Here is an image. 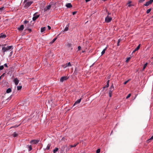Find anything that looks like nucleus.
<instances>
[{"label":"nucleus","mask_w":153,"mask_h":153,"mask_svg":"<svg viewBox=\"0 0 153 153\" xmlns=\"http://www.w3.org/2000/svg\"><path fill=\"white\" fill-rule=\"evenodd\" d=\"M10 49H11L12 50L13 49V46H8L6 47H3L2 48V50L3 52L4 53L5 52L7 51Z\"/></svg>","instance_id":"obj_1"},{"label":"nucleus","mask_w":153,"mask_h":153,"mask_svg":"<svg viewBox=\"0 0 153 153\" xmlns=\"http://www.w3.org/2000/svg\"><path fill=\"white\" fill-rule=\"evenodd\" d=\"M29 0H25L24 2V3H25V7L26 8H27L29 7L31 4L33 3V2L32 1H28L27 2V1H29Z\"/></svg>","instance_id":"obj_2"},{"label":"nucleus","mask_w":153,"mask_h":153,"mask_svg":"<svg viewBox=\"0 0 153 153\" xmlns=\"http://www.w3.org/2000/svg\"><path fill=\"white\" fill-rule=\"evenodd\" d=\"M114 89V87L113 86V84L112 83L110 87L109 88V96L110 97H111V94L112 92Z\"/></svg>","instance_id":"obj_3"},{"label":"nucleus","mask_w":153,"mask_h":153,"mask_svg":"<svg viewBox=\"0 0 153 153\" xmlns=\"http://www.w3.org/2000/svg\"><path fill=\"white\" fill-rule=\"evenodd\" d=\"M39 141V140H33L30 141V143L32 144H35L38 143Z\"/></svg>","instance_id":"obj_4"},{"label":"nucleus","mask_w":153,"mask_h":153,"mask_svg":"<svg viewBox=\"0 0 153 153\" xmlns=\"http://www.w3.org/2000/svg\"><path fill=\"white\" fill-rule=\"evenodd\" d=\"M68 78V77L67 76H64L62 77L60 80V81L63 82L67 80Z\"/></svg>","instance_id":"obj_5"},{"label":"nucleus","mask_w":153,"mask_h":153,"mask_svg":"<svg viewBox=\"0 0 153 153\" xmlns=\"http://www.w3.org/2000/svg\"><path fill=\"white\" fill-rule=\"evenodd\" d=\"M105 22H106L108 23L111 22L112 20V18L111 17H109L108 16L105 19Z\"/></svg>","instance_id":"obj_6"},{"label":"nucleus","mask_w":153,"mask_h":153,"mask_svg":"<svg viewBox=\"0 0 153 153\" xmlns=\"http://www.w3.org/2000/svg\"><path fill=\"white\" fill-rule=\"evenodd\" d=\"M51 7V5H49L46 6V7L44 9V11L45 12L47 10H49L50 9Z\"/></svg>","instance_id":"obj_7"},{"label":"nucleus","mask_w":153,"mask_h":153,"mask_svg":"<svg viewBox=\"0 0 153 153\" xmlns=\"http://www.w3.org/2000/svg\"><path fill=\"white\" fill-rule=\"evenodd\" d=\"M39 16V15H36V13L33 15V21L36 20Z\"/></svg>","instance_id":"obj_8"},{"label":"nucleus","mask_w":153,"mask_h":153,"mask_svg":"<svg viewBox=\"0 0 153 153\" xmlns=\"http://www.w3.org/2000/svg\"><path fill=\"white\" fill-rule=\"evenodd\" d=\"M13 82H14L15 84L16 85L19 83V80L17 78H16L13 80Z\"/></svg>","instance_id":"obj_9"},{"label":"nucleus","mask_w":153,"mask_h":153,"mask_svg":"<svg viewBox=\"0 0 153 153\" xmlns=\"http://www.w3.org/2000/svg\"><path fill=\"white\" fill-rule=\"evenodd\" d=\"M82 99L80 98V99L77 100L74 103L73 106H75V105L79 104L81 102Z\"/></svg>","instance_id":"obj_10"},{"label":"nucleus","mask_w":153,"mask_h":153,"mask_svg":"<svg viewBox=\"0 0 153 153\" xmlns=\"http://www.w3.org/2000/svg\"><path fill=\"white\" fill-rule=\"evenodd\" d=\"M78 144V143L74 144V145H71L68 146V150H70V149H71V148L75 147Z\"/></svg>","instance_id":"obj_11"},{"label":"nucleus","mask_w":153,"mask_h":153,"mask_svg":"<svg viewBox=\"0 0 153 153\" xmlns=\"http://www.w3.org/2000/svg\"><path fill=\"white\" fill-rule=\"evenodd\" d=\"M24 26L23 25H21L18 28V30H19L21 31L22 30L24 29Z\"/></svg>","instance_id":"obj_12"},{"label":"nucleus","mask_w":153,"mask_h":153,"mask_svg":"<svg viewBox=\"0 0 153 153\" xmlns=\"http://www.w3.org/2000/svg\"><path fill=\"white\" fill-rule=\"evenodd\" d=\"M140 44H139L137 47L133 51L132 53H133L135 52L136 51L138 50L140 48Z\"/></svg>","instance_id":"obj_13"},{"label":"nucleus","mask_w":153,"mask_h":153,"mask_svg":"<svg viewBox=\"0 0 153 153\" xmlns=\"http://www.w3.org/2000/svg\"><path fill=\"white\" fill-rule=\"evenodd\" d=\"M6 36L5 34H3L2 33H1L0 34V38H6Z\"/></svg>","instance_id":"obj_14"},{"label":"nucleus","mask_w":153,"mask_h":153,"mask_svg":"<svg viewBox=\"0 0 153 153\" xmlns=\"http://www.w3.org/2000/svg\"><path fill=\"white\" fill-rule=\"evenodd\" d=\"M66 6L68 8H71L72 7V5L70 3H68L66 5Z\"/></svg>","instance_id":"obj_15"},{"label":"nucleus","mask_w":153,"mask_h":153,"mask_svg":"<svg viewBox=\"0 0 153 153\" xmlns=\"http://www.w3.org/2000/svg\"><path fill=\"white\" fill-rule=\"evenodd\" d=\"M151 4V3L149 1L146 2V3L144 4V5L146 6H148Z\"/></svg>","instance_id":"obj_16"},{"label":"nucleus","mask_w":153,"mask_h":153,"mask_svg":"<svg viewBox=\"0 0 153 153\" xmlns=\"http://www.w3.org/2000/svg\"><path fill=\"white\" fill-rule=\"evenodd\" d=\"M45 30V27H41V32L43 33Z\"/></svg>","instance_id":"obj_17"},{"label":"nucleus","mask_w":153,"mask_h":153,"mask_svg":"<svg viewBox=\"0 0 153 153\" xmlns=\"http://www.w3.org/2000/svg\"><path fill=\"white\" fill-rule=\"evenodd\" d=\"M5 7H3L0 8V12L2 13V11L4 10Z\"/></svg>","instance_id":"obj_18"},{"label":"nucleus","mask_w":153,"mask_h":153,"mask_svg":"<svg viewBox=\"0 0 153 153\" xmlns=\"http://www.w3.org/2000/svg\"><path fill=\"white\" fill-rule=\"evenodd\" d=\"M71 66V63L70 62H69L66 64V65L64 68H65L67 67Z\"/></svg>","instance_id":"obj_19"},{"label":"nucleus","mask_w":153,"mask_h":153,"mask_svg":"<svg viewBox=\"0 0 153 153\" xmlns=\"http://www.w3.org/2000/svg\"><path fill=\"white\" fill-rule=\"evenodd\" d=\"M66 46L67 47L70 48V47H71L72 45L71 44H70V43H67L66 44Z\"/></svg>","instance_id":"obj_20"},{"label":"nucleus","mask_w":153,"mask_h":153,"mask_svg":"<svg viewBox=\"0 0 153 153\" xmlns=\"http://www.w3.org/2000/svg\"><path fill=\"white\" fill-rule=\"evenodd\" d=\"M11 91V89L10 88H9L7 90L6 92L7 93H9Z\"/></svg>","instance_id":"obj_21"},{"label":"nucleus","mask_w":153,"mask_h":153,"mask_svg":"<svg viewBox=\"0 0 153 153\" xmlns=\"http://www.w3.org/2000/svg\"><path fill=\"white\" fill-rule=\"evenodd\" d=\"M58 150V148H55V149L53 150V153H56Z\"/></svg>","instance_id":"obj_22"},{"label":"nucleus","mask_w":153,"mask_h":153,"mask_svg":"<svg viewBox=\"0 0 153 153\" xmlns=\"http://www.w3.org/2000/svg\"><path fill=\"white\" fill-rule=\"evenodd\" d=\"M57 38V37H56L53 39V40L50 43L51 44H52L56 40Z\"/></svg>","instance_id":"obj_23"},{"label":"nucleus","mask_w":153,"mask_h":153,"mask_svg":"<svg viewBox=\"0 0 153 153\" xmlns=\"http://www.w3.org/2000/svg\"><path fill=\"white\" fill-rule=\"evenodd\" d=\"M51 146V145L49 144H48L46 148V149L47 150H48L49 149L50 147Z\"/></svg>","instance_id":"obj_24"},{"label":"nucleus","mask_w":153,"mask_h":153,"mask_svg":"<svg viewBox=\"0 0 153 153\" xmlns=\"http://www.w3.org/2000/svg\"><path fill=\"white\" fill-rule=\"evenodd\" d=\"M106 49V48H105L103 50V51H102V52H101L102 55H103L105 53V51Z\"/></svg>","instance_id":"obj_25"},{"label":"nucleus","mask_w":153,"mask_h":153,"mask_svg":"<svg viewBox=\"0 0 153 153\" xmlns=\"http://www.w3.org/2000/svg\"><path fill=\"white\" fill-rule=\"evenodd\" d=\"M27 146H28L29 149V151H30L32 149V147L31 146V145H27Z\"/></svg>","instance_id":"obj_26"},{"label":"nucleus","mask_w":153,"mask_h":153,"mask_svg":"<svg viewBox=\"0 0 153 153\" xmlns=\"http://www.w3.org/2000/svg\"><path fill=\"white\" fill-rule=\"evenodd\" d=\"M22 88V86H17V89L18 90H21Z\"/></svg>","instance_id":"obj_27"},{"label":"nucleus","mask_w":153,"mask_h":153,"mask_svg":"<svg viewBox=\"0 0 153 153\" xmlns=\"http://www.w3.org/2000/svg\"><path fill=\"white\" fill-rule=\"evenodd\" d=\"M152 9L151 8H150L147 10L146 12V13L147 14H148L149 13L150 11Z\"/></svg>","instance_id":"obj_28"},{"label":"nucleus","mask_w":153,"mask_h":153,"mask_svg":"<svg viewBox=\"0 0 153 153\" xmlns=\"http://www.w3.org/2000/svg\"><path fill=\"white\" fill-rule=\"evenodd\" d=\"M147 65V63H146V64H145L144 65V66H143V70H144V69H145V68H146V67Z\"/></svg>","instance_id":"obj_29"},{"label":"nucleus","mask_w":153,"mask_h":153,"mask_svg":"<svg viewBox=\"0 0 153 153\" xmlns=\"http://www.w3.org/2000/svg\"><path fill=\"white\" fill-rule=\"evenodd\" d=\"M13 135L14 137H16L18 136V134H16V132H15L13 134Z\"/></svg>","instance_id":"obj_30"},{"label":"nucleus","mask_w":153,"mask_h":153,"mask_svg":"<svg viewBox=\"0 0 153 153\" xmlns=\"http://www.w3.org/2000/svg\"><path fill=\"white\" fill-rule=\"evenodd\" d=\"M131 59V58L130 57H129L127 58L126 60V62H128Z\"/></svg>","instance_id":"obj_31"},{"label":"nucleus","mask_w":153,"mask_h":153,"mask_svg":"<svg viewBox=\"0 0 153 153\" xmlns=\"http://www.w3.org/2000/svg\"><path fill=\"white\" fill-rule=\"evenodd\" d=\"M120 39H119L118 40V41H117V46H119V43L120 41Z\"/></svg>","instance_id":"obj_32"},{"label":"nucleus","mask_w":153,"mask_h":153,"mask_svg":"<svg viewBox=\"0 0 153 153\" xmlns=\"http://www.w3.org/2000/svg\"><path fill=\"white\" fill-rule=\"evenodd\" d=\"M131 94H129L126 97V99H128L131 96Z\"/></svg>","instance_id":"obj_33"},{"label":"nucleus","mask_w":153,"mask_h":153,"mask_svg":"<svg viewBox=\"0 0 153 153\" xmlns=\"http://www.w3.org/2000/svg\"><path fill=\"white\" fill-rule=\"evenodd\" d=\"M4 66L3 65H1L0 66V70H2L4 68Z\"/></svg>","instance_id":"obj_34"},{"label":"nucleus","mask_w":153,"mask_h":153,"mask_svg":"<svg viewBox=\"0 0 153 153\" xmlns=\"http://www.w3.org/2000/svg\"><path fill=\"white\" fill-rule=\"evenodd\" d=\"M129 81H130V79H129L128 80H127V81H125V82H124V85H126V84H127V82H129Z\"/></svg>","instance_id":"obj_35"},{"label":"nucleus","mask_w":153,"mask_h":153,"mask_svg":"<svg viewBox=\"0 0 153 153\" xmlns=\"http://www.w3.org/2000/svg\"><path fill=\"white\" fill-rule=\"evenodd\" d=\"M100 149H98L96 151V153H99L100 152Z\"/></svg>","instance_id":"obj_36"},{"label":"nucleus","mask_w":153,"mask_h":153,"mask_svg":"<svg viewBox=\"0 0 153 153\" xmlns=\"http://www.w3.org/2000/svg\"><path fill=\"white\" fill-rule=\"evenodd\" d=\"M145 0H139V2L140 3H142Z\"/></svg>","instance_id":"obj_37"},{"label":"nucleus","mask_w":153,"mask_h":153,"mask_svg":"<svg viewBox=\"0 0 153 153\" xmlns=\"http://www.w3.org/2000/svg\"><path fill=\"white\" fill-rule=\"evenodd\" d=\"M77 68H76L75 69V70L74 71V73H75L76 74L77 73Z\"/></svg>","instance_id":"obj_38"},{"label":"nucleus","mask_w":153,"mask_h":153,"mask_svg":"<svg viewBox=\"0 0 153 153\" xmlns=\"http://www.w3.org/2000/svg\"><path fill=\"white\" fill-rule=\"evenodd\" d=\"M68 27H66L65 28V29H64V31H67L68 30Z\"/></svg>","instance_id":"obj_39"},{"label":"nucleus","mask_w":153,"mask_h":153,"mask_svg":"<svg viewBox=\"0 0 153 153\" xmlns=\"http://www.w3.org/2000/svg\"><path fill=\"white\" fill-rule=\"evenodd\" d=\"M153 140V136H152L148 140V141H149L150 140Z\"/></svg>","instance_id":"obj_40"},{"label":"nucleus","mask_w":153,"mask_h":153,"mask_svg":"<svg viewBox=\"0 0 153 153\" xmlns=\"http://www.w3.org/2000/svg\"><path fill=\"white\" fill-rule=\"evenodd\" d=\"M76 13V12L74 11L72 13V14L73 15H74Z\"/></svg>","instance_id":"obj_41"},{"label":"nucleus","mask_w":153,"mask_h":153,"mask_svg":"<svg viewBox=\"0 0 153 153\" xmlns=\"http://www.w3.org/2000/svg\"><path fill=\"white\" fill-rule=\"evenodd\" d=\"M48 29L49 30H50L51 29V27L50 26H49V25H48Z\"/></svg>","instance_id":"obj_42"},{"label":"nucleus","mask_w":153,"mask_h":153,"mask_svg":"<svg viewBox=\"0 0 153 153\" xmlns=\"http://www.w3.org/2000/svg\"><path fill=\"white\" fill-rule=\"evenodd\" d=\"M4 66L5 67H6L7 68L8 67V66H7V64L5 63V64L4 65Z\"/></svg>","instance_id":"obj_43"},{"label":"nucleus","mask_w":153,"mask_h":153,"mask_svg":"<svg viewBox=\"0 0 153 153\" xmlns=\"http://www.w3.org/2000/svg\"><path fill=\"white\" fill-rule=\"evenodd\" d=\"M20 125H19L18 126H12V127L11 128H16V127H18V126H19Z\"/></svg>","instance_id":"obj_44"},{"label":"nucleus","mask_w":153,"mask_h":153,"mask_svg":"<svg viewBox=\"0 0 153 153\" xmlns=\"http://www.w3.org/2000/svg\"><path fill=\"white\" fill-rule=\"evenodd\" d=\"M28 22V21H24V24H27V23Z\"/></svg>","instance_id":"obj_45"},{"label":"nucleus","mask_w":153,"mask_h":153,"mask_svg":"<svg viewBox=\"0 0 153 153\" xmlns=\"http://www.w3.org/2000/svg\"><path fill=\"white\" fill-rule=\"evenodd\" d=\"M78 49L79 50H80L81 49V47L80 46L78 47Z\"/></svg>","instance_id":"obj_46"},{"label":"nucleus","mask_w":153,"mask_h":153,"mask_svg":"<svg viewBox=\"0 0 153 153\" xmlns=\"http://www.w3.org/2000/svg\"><path fill=\"white\" fill-rule=\"evenodd\" d=\"M149 1L152 4L153 2V0H150Z\"/></svg>","instance_id":"obj_47"},{"label":"nucleus","mask_w":153,"mask_h":153,"mask_svg":"<svg viewBox=\"0 0 153 153\" xmlns=\"http://www.w3.org/2000/svg\"><path fill=\"white\" fill-rule=\"evenodd\" d=\"M109 86V83H107V85H106V87H108Z\"/></svg>","instance_id":"obj_48"},{"label":"nucleus","mask_w":153,"mask_h":153,"mask_svg":"<svg viewBox=\"0 0 153 153\" xmlns=\"http://www.w3.org/2000/svg\"><path fill=\"white\" fill-rule=\"evenodd\" d=\"M4 75H5V73H4L3 74L1 75V77H3L4 76Z\"/></svg>","instance_id":"obj_49"},{"label":"nucleus","mask_w":153,"mask_h":153,"mask_svg":"<svg viewBox=\"0 0 153 153\" xmlns=\"http://www.w3.org/2000/svg\"><path fill=\"white\" fill-rule=\"evenodd\" d=\"M132 5L131 4H128V7H131V6H132Z\"/></svg>","instance_id":"obj_50"},{"label":"nucleus","mask_w":153,"mask_h":153,"mask_svg":"<svg viewBox=\"0 0 153 153\" xmlns=\"http://www.w3.org/2000/svg\"><path fill=\"white\" fill-rule=\"evenodd\" d=\"M69 150H68V146L67 147V148L66 149V151H69Z\"/></svg>","instance_id":"obj_51"},{"label":"nucleus","mask_w":153,"mask_h":153,"mask_svg":"<svg viewBox=\"0 0 153 153\" xmlns=\"http://www.w3.org/2000/svg\"><path fill=\"white\" fill-rule=\"evenodd\" d=\"M27 30L29 31L30 32H31V30L30 29H28Z\"/></svg>","instance_id":"obj_52"},{"label":"nucleus","mask_w":153,"mask_h":153,"mask_svg":"<svg viewBox=\"0 0 153 153\" xmlns=\"http://www.w3.org/2000/svg\"><path fill=\"white\" fill-rule=\"evenodd\" d=\"M91 0H85V1H86V2H88V1H90Z\"/></svg>","instance_id":"obj_53"},{"label":"nucleus","mask_w":153,"mask_h":153,"mask_svg":"<svg viewBox=\"0 0 153 153\" xmlns=\"http://www.w3.org/2000/svg\"><path fill=\"white\" fill-rule=\"evenodd\" d=\"M131 3V1H128V4H130V3Z\"/></svg>","instance_id":"obj_54"},{"label":"nucleus","mask_w":153,"mask_h":153,"mask_svg":"<svg viewBox=\"0 0 153 153\" xmlns=\"http://www.w3.org/2000/svg\"><path fill=\"white\" fill-rule=\"evenodd\" d=\"M109 80H108L107 81V83H109Z\"/></svg>","instance_id":"obj_55"},{"label":"nucleus","mask_w":153,"mask_h":153,"mask_svg":"<svg viewBox=\"0 0 153 153\" xmlns=\"http://www.w3.org/2000/svg\"><path fill=\"white\" fill-rule=\"evenodd\" d=\"M1 76H0V81L1 80Z\"/></svg>","instance_id":"obj_56"},{"label":"nucleus","mask_w":153,"mask_h":153,"mask_svg":"<svg viewBox=\"0 0 153 153\" xmlns=\"http://www.w3.org/2000/svg\"><path fill=\"white\" fill-rule=\"evenodd\" d=\"M105 88V87H103V89Z\"/></svg>","instance_id":"obj_57"},{"label":"nucleus","mask_w":153,"mask_h":153,"mask_svg":"<svg viewBox=\"0 0 153 153\" xmlns=\"http://www.w3.org/2000/svg\"><path fill=\"white\" fill-rule=\"evenodd\" d=\"M81 153H85L84 152H82Z\"/></svg>","instance_id":"obj_58"},{"label":"nucleus","mask_w":153,"mask_h":153,"mask_svg":"<svg viewBox=\"0 0 153 153\" xmlns=\"http://www.w3.org/2000/svg\"><path fill=\"white\" fill-rule=\"evenodd\" d=\"M6 45V44H5L4 45H5V46Z\"/></svg>","instance_id":"obj_59"}]
</instances>
